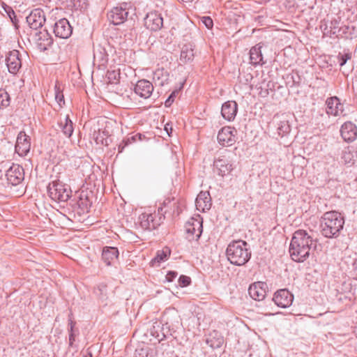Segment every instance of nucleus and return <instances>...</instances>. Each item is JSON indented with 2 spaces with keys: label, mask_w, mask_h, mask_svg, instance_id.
I'll return each instance as SVG.
<instances>
[{
  "label": "nucleus",
  "mask_w": 357,
  "mask_h": 357,
  "mask_svg": "<svg viewBox=\"0 0 357 357\" xmlns=\"http://www.w3.org/2000/svg\"><path fill=\"white\" fill-rule=\"evenodd\" d=\"M317 239L305 230H296L291 238L289 245V254L291 259L296 262H303L310 256L312 248L317 247Z\"/></svg>",
  "instance_id": "f257e3e1"
},
{
  "label": "nucleus",
  "mask_w": 357,
  "mask_h": 357,
  "mask_svg": "<svg viewBox=\"0 0 357 357\" xmlns=\"http://www.w3.org/2000/svg\"><path fill=\"white\" fill-rule=\"evenodd\" d=\"M344 225V219L340 213L335 211L326 212L321 220V233L328 238H337Z\"/></svg>",
  "instance_id": "f03ea898"
},
{
  "label": "nucleus",
  "mask_w": 357,
  "mask_h": 357,
  "mask_svg": "<svg viewBox=\"0 0 357 357\" xmlns=\"http://www.w3.org/2000/svg\"><path fill=\"white\" fill-rule=\"evenodd\" d=\"M226 255L231 264L243 266L250 260L251 251L247 242L242 240L233 241L227 248Z\"/></svg>",
  "instance_id": "7ed1b4c3"
},
{
  "label": "nucleus",
  "mask_w": 357,
  "mask_h": 357,
  "mask_svg": "<svg viewBox=\"0 0 357 357\" xmlns=\"http://www.w3.org/2000/svg\"><path fill=\"white\" fill-rule=\"evenodd\" d=\"M49 197L58 202H66L70 197V188L59 181H54L47 186Z\"/></svg>",
  "instance_id": "20e7f679"
},
{
  "label": "nucleus",
  "mask_w": 357,
  "mask_h": 357,
  "mask_svg": "<svg viewBox=\"0 0 357 357\" xmlns=\"http://www.w3.org/2000/svg\"><path fill=\"white\" fill-rule=\"evenodd\" d=\"M185 230L188 241H198L203 231L202 219L200 215L190 218L185 225Z\"/></svg>",
  "instance_id": "39448f33"
},
{
  "label": "nucleus",
  "mask_w": 357,
  "mask_h": 357,
  "mask_svg": "<svg viewBox=\"0 0 357 357\" xmlns=\"http://www.w3.org/2000/svg\"><path fill=\"white\" fill-rule=\"evenodd\" d=\"M129 15L128 3H124L119 6L113 8L108 13L107 18L114 25L123 24Z\"/></svg>",
  "instance_id": "423d86ee"
},
{
  "label": "nucleus",
  "mask_w": 357,
  "mask_h": 357,
  "mask_svg": "<svg viewBox=\"0 0 357 357\" xmlns=\"http://www.w3.org/2000/svg\"><path fill=\"white\" fill-rule=\"evenodd\" d=\"M326 112L328 116H344L347 115L343 104L337 96L328 98L326 100Z\"/></svg>",
  "instance_id": "0eeeda50"
},
{
  "label": "nucleus",
  "mask_w": 357,
  "mask_h": 357,
  "mask_svg": "<svg viewBox=\"0 0 357 357\" xmlns=\"http://www.w3.org/2000/svg\"><path fill=\"white\" fill-rule=\"evenodd\" d=\"M6 177L8 184L17 185L24 179V169L20 165L13 164L6 171Z\"/></svg>",
  "instance_id": "6e6552de"
},
{
  "label": "nucleus",
  "mask_w": 357,
  "mask_h": 357,
  "mask_svg": "<svg viewBox=\"0 0 357 357\" xmlns=\"http://www.w3.org/2000/svg\"><path fill=\"white\" fill-rule=\"evenodd\" d=\"M237 130L230 126L223 127L218 134V142L225 146H230L236 141Z\"/></svg>",
  "instance_id": "1a4fd4ad"
},
{
  "label": "nucleus",
  "mask_w": 357,
  "mask_h": 357,
  "mask_svg": "<svg viewBox=\"0 0 357 357\" xmlns=\"http://www.w3.org/2000/svg\"><path fill=\"white\" fill-rule=\"evenodd\" d=\"M144 21L146 28L151 31H159L163 26V19L161 14L157 11L148 13Z\"/></svg>",
  "instance_id": "9d476101"
},
{
  "label": "nucleus",
  "mask_w": 357,
  "mask_h": 357,
  "mask_svg": "<svg viewBox=\"0 0 357 357\" xmlns=\"http://www.w3.org/2000/svg\"><path fill=\"white\" fill-rule=\"evenodd\" d=\"M20 56V52L16 50L9 52L6 56V62L10 73L16 75L21 68L22 61Z\"/></svg>",
  "instance_id": "9b49d317"
},
{
  "label": "nucleus",
  "mask_w": 357,
  "mask_h": 357,
  "mask_svg": "<svg viewBox=\"0 0 357 357\" xmlns=\"http://www.w3.org/2000/svg\"><path fill=\"white\" fill-rule=\"evenodd\" d=\"M294 296L286 289L278 290L273 298V301L280 307L286 308L293 302Z\"/></svg>",
  "instance_id": "f8f14e48"
},
{
  "label": "nucleus",
  "mask_w": 357,
  "mask_h": 357,
  "mask_svg": "<svg viewBox=\"0 0 357 357\" xmlns=\"http://www.w3.org/2000/svg\"><path fill=\"white\" fill-rule=\"evenodd\" d=\"M54 33L58 38H68L73 33V28L67 19L62 18L54 23Z\"/></svg>",
  "instance_id": "ddd939ff"
},
{
  "label": "nucleus",
  "mask_w": 357,
  "mask_h": 357,
  "mask_svg": "<svg viewBox=\"0 0 357 357\" xmlns=\"http://www.w3.org/2000/svg\"><path fill=\"white\" fill-rule=\"evenodd\" d=\"M156 215L153 213H142L139 217L140 227L144 230L155 229L160 225L161 217L156 220Z\"/></svg>",
  "instance_id": "4468645a"
},
{
  "label": "nucleus",
  "mask_w": 357,
  "mask_h": 357,
  "mask_svg": "<svg viewBox=\"0 0 357 357\" xmlns=\"http://www.w3.org/2000/svg\"><path fill=\"white\" fill-rule=\"evenodd\" d=\"M26 22L33 29L42 27L45 22L44 11L40 8L34 9L26 17Z\"/></svg>",
  "instance_id": "2eb2a0df"
},
{
  "label": "nucleus",
  "mask_w": 357,
  "mask_h": 357,
  "mask_svg": "<svg viewBox=\"0 0 357 357\" xmlns=\"http://www.w3.org/2000/svg\"><path fill=\"white\" fill-rule=\"evenodd\" d=\"M30 148L31 142L29 136H28L25 132L20 131L17 137L15 151L20 155H26L29 152Z\"/></svg>",
  "instance_id": "dca6fc26"
},
{
  "label": "nucleus",
  "mask_w": 357,
  "mask_h": 357,
  "mask_svg": "<svg viewBox=\"0 0 357 357\" xmlns=\"http://www.w3.org/2000/svg\"><path fill=\"white\" fill-rule=\"evenodd\" d=\"M267 284L264 282H257L252 284L248 293L250 296L255 301H262L266 295Z\"/></svg>",
  "instance_id": "f3484780"
},
{
  "label": "nucleus",
  "mask_w": 357,
  "mask_h": 357,
  "mask_svg": "<svg viewBox=\"0 0 357 357\" xmlns=\"http://www.w3.org/2000/svg\"><path fill=\"white\" fill-rule=\"evenodd\" d=\"M214 171L221 176L229 174L233 169V165L225 156L219 158L213 162Z\"/></svg>",
  "instance_id": "a211bd4d"
},
{
  "label": "nucleus",
  "mask_w": 357,
  "mask_h": 357,
  "mask_svg": "<svg viewBox=\"0 0 357 357\" xmlns=\"http://www.w3.org/2000/svg\"><path fill=\"white\" fill-rule=\"evenodd\" d=\"M340 134L345 142H353L357 138V127L351 121H347L342 125Z\"/></svg>",
  "instance_id": "6ab92c4d"
},
{
  "label": "nucleus",
  "mask_w": 357,
  "mask_h": 357,
  "mask_svg": "<svg viewBox=\"0 0 357 357\" xmlns=\"http://www.w3.org/2000/svg\"><path fill=\"white\" fill-rule=\"evenodd\" d=\"M153 91V84L146 79L139 80L135 86V93L145 99L151 96Z\"/></svg>",
  "instance_id": "aec40b11"
},
{
  "label": "nucleus",
  "mask_w": 357,
  "mask_h": 357,
  "mask_svg": "<svg viewBox=\"0 0 357 357\" xmlns=\"http://www.w3.org/2000/svg\"><path fill=\"white\" fill-rule=\"evenodd\" d=\"M237 112L238 105L236 101H227L222 106L221 114L225 119L229 121H233L235 119Z\"/></svg>",
  "instance_id": "412c9836"
},
{
  "label": "nucleus",
  "mask_w": 357,
  "mask_h": 357,
  "mask_svg": "<svg viewBox=\"0 0 357 357\" xmlns=\"http://www.w3.org/2000/svg\"><path fill=\"white\" fill-rule=\"evenodd\" d=\"M37 46L41 51L47 50L53 44V38L47 30L36 33Z\"/></svg>",
  "instance_id": "4be33fe9"
},
{
  "label": "nucleus",
  "mask_w": 357,
  "mask_h": 357,
  "mask_svg": "<svg viewBox=\"0 0 357 357\" xmlns=\"http://www.w3.org/2000/svg\"><path fill=\"white\" fill-rule=\"evenodd\" d=\"M196 208L197 210L205 212L211 208V198L208 191L200 192L195 200Z\"/></svg>",
  "instance_id": "5701e85b"
},
{
  "label": "nucleus",
  "mask_w": 357,
  "mask_h": 357,
  "mask_svg": "<svg viewBox=\"0 0 357 357\" xmlns=\"http://www.w3.org/2000/svg\"><path fill=\"white\" fill-rule=\"evenodd\" d=\"M119 252L117 248L105 247L102 252V259L107 266H110L118 259Z\"/></svg>",
  "instance_id": "b1692460"
},
{
  "label": "nucleus",
  "mask_w": 357,
  "mask_h": 357,
  "mask_svg": "<svg viewBox=\"0 0 357 357\" xmlns=\"http://www.w3.org/2000/svg\"><path fill=\"white\" fill-rule=\"evenodd\" d=\"M195 57V45L191 43L183 45L181 50L180 61L187 63L193 61Z\"/></svg>",
  "instance_id": "393cba45"
},
{
  "label": "nucleus",
  "mask_w": 357,
  "mask_h": 357,
  "mask_svg": "<svg viewBox=\"0 0 357 357\" xmlns=\"http://www.w3.org/2000/svg\"><path fill=\"white\" fill-rule=\"evenodd\" d=\"M250 63L252 66H263L264 61L263 60V56L261 54V46L260 44H257L252 47L250 50Z\"/></svg>",
  "instance_id": "a878e982"
},
{
  "label": "nucleus",
  "mask_w": 357,
  "mask_h": 357,
  "mask_svg": "<svg viewBox=\"0 0 357 357\" xmlns=\"http://www.w3.org/2000/svg\"><path fill=\"white\" fill-rule=\"evenodd\" d=\"M321 29H323L324 35L331 38L340 31V21L337 19H334L330 22L329 24L325 22L321 25Z\"/></svg>",
  "instance_id": "bb28decb"
},
{
  "label": "nucleus",
  "mask_w": 357,
  "mask_h": 357,
  "mask_svg": "<svg viewBox=\"0 0 357 357\" xmlns=\"http://www.w3.org/2000/svg\"><path fill=\"white\" fill-rule=\"evenodd\" d=\"M153 80L155 85L164 86L169 80V73L164 68H158L153 72Z\"/></svg>",
  "instance_id": "cd10ccee"
},
{
  "label": "nucleus",
  "mask_w": 357,
  "mask_h": 357,
  "mask_svg": "<svg viewBox=\"0 0 357 357\" xmlns=\"http://www.w3.org/2000/svg\"><path fill=\"white\" fill-rule=\"evenodd\" d=\"M170 252V250L167 247L162 250H158L155 257L151 261V266L159 265L161 262L166 261Z\"/></svg>",
  "instance_id": "c85d7f7f"
},
{
  "label": "nucleus",
  "mask_w": 357,
  "mask_h": 357,
  "mask_svg": "<svg viewBox=\"0 0 357 357\" xmlns=\"http://www.w3.org/2000/svg\"><path fill=\"white\" fill-rule=\"evenodd\" d=\"M107 135L105 131H101L100 129L96 128H93L91 134V138L95 141L96 144L107 145Z\"/></svg>",
  "instance_id": "c756f323"
},
{
  "label": "nucleus",
  "mask_w": 357,
  "mask_h": 357,
  "mask_svg": "<svg viewBox=\"0 0 357 357\" xmlns=\"http://www.w3.org/2000/svg\"><path fill=\"white\" fill-rule=\"evenodd\" d=\"M77 204L79 207L84 210L89 208L92 204V202L89 199L88 192L86 191H82L79 194Z\"/></svg>",
  "instance_id": "7c9ffc66"
},
{
  "label": "nucleus",
  "mask_w": 357,
  "mask_h": 357,
  "mask_svg": "<svg viewBox=\"0 0 357 357\" xmlns=\"http://www.w3.org/2000/svg\"><path fill=\"white\" fill-rule=\"evenodd\" d=\"M94 60L99 63V65L104 66L108 61V54L102 47H98L93 52Z\"/></svg>",
  "instance_id": "2f4dec72"
},
{
  "label": "nucleus",
  "mask_w": 357,
  "mask_h": 357,
  "mask_svg": "<svg viewBox=\"0 0 357 357\" xmlns=\"http://www.w3.org/2000/svg\"><path fill=\"white\" fill-rule=\"evenodd\" d=\"M59 126L63 135L67 137H70L73 132V122L68 116H66L63 121H61Z\"/></svg>",
  "instance_id": "473e14b6"
},
{
  "label": "nucleus",
  "mask_w": 357,
  "mask_h": 357,
  "mask_svg": "<svg viewBox=\"0 0 357 357\" xmlns=\"http://www.w3.org/2000/svg\"><path fill=\"white\" fill-rule=\"evenodd\" d=\"M144 137L142 134L137 133L134 135L130 136L124 139L122 142L119 145V153H121L124 148L129 144H131L134 142L141 141Z\"/></svg>",
  "instance_id": "72a5a7b5"
},
{
  "label": "nucleus",
  "mask_w": 357,
  "mask_h": 357,
  "mask_svg": "<svg viewBox=\"0 0 357 357\" xmlns=\"http://www.w3.org/2000/svg\"><path fill=\"white\" fill-rule=\"evenodd\" d=\"M341 160L344 164L352 165L355 163L356 161L355 154L349 147H347L342 151Z\"/></svg>",
  "instance_id": "f704fd0d"
},
{
  "label": "nucleus",
  "mask_w": 357,
  "mask_h": 357,
  "mask_svg": "<svg viewBox=\"0 0 357 357\" xmlns=\"http://www.w3.org/2000/svg\"><path fill=\"white\" fill-rule=\"evenodd\" d=\"M54 96L55 100L59 105V107H62L65 105L64 96L63 93V89L61 87L59 82H56L54 86Z\"/></svg>",
  "instance_id": "c9c22d12"
},
{
  "label": "nucleus",
  "mask_w": 357,
  "mask_h": 357,
  "mask_svg": "<svg viewBox=\"0 0 357 357\" xmlns=\"http://www.w3.org/2000/svg\"><path fill=\"white\" fill-rule=\"evenodd\" d=\"M291 131V126L289 125V121L282 120L280 122L278 127V133L281 137L286 135L289 133Z\"/></svg>",
  "instance_id": "e433bc0d"
},
{
  "label": "nucleus",
  "mask_w": 357,
  "mask_h": 357,
  "mask_svg": "<svg viewBox=\"0 0 357 357\" xmlns=\"http://www.w3.org/2000/svg\"><path fill=\"white\" fill-rule=\"evenodd\" d=\"M106 77L108 83L116 84L120 78V73L119 70H108Z\"/></svg>",
  "instance_id": "4c0bfd02"
},
{
  "label": "nucleus",
  "mask_w": 357,
  "mask_h": 357,
  "mask_svg": "<svg viewBox=\"0 0 357 357\" xmlns=\"http://www.w3.org/2000/svg\"><path fill=\"white\" fill-rule=\"evenodd\" d=\"M351 52L349 51L344 54L340 52L337 56L340 66H344L347 61L351 59Z\"/></svg>",
  "instance_id": "58836bf2"
},
{
  "label": "nucleus",
  "mask_w": 357,
  "mask_h": 357,
  "mask_svg": "<svg viewBox=\"0 0 357 357\" xmlns=\"http://www.w3.org/2000/svg\"><path fill=\"white\" fill-rule=\"evenodd\" d=\"M10 105V96L4 90H0V107H7Z\"/></svg>",
  "instance_id": "ea45409f"
},
{
  "label": "nucleus",
  "mask_w": 357,
  "mask_h": 357,
  "mask_svg": "<svg viewBox=\"0 0 357 357\" xmlns=\"http://www.w3.org/2000/svg\"><path fill=\"white\" fill-rule=\"evenodd\" d=\"M190 282V278L186 275H181L178 278V283L181 287H186L189 285Z\"/></svg>",
  "instance_id": "a19ab883"
},
{
  "label": "nucleus",
  "mask_w": 357,
  "mask_h": 357,
  "mask_svg": "<svg viewBox=\"0 0 357 357\" xmlns=\"http://www.w3.org/2000/svg\"><path fill=\"white\" fill-rule=\"evenodd\" d=\"M135 357H147L148 348H137L135 352Z\"/></svg>",
  "instance_id": "79ce46f5"
},
{
  "label": "nucleus",
  "mask_w": 357,
  "mask_h": 357,
  "mask_svg": "<svg viewBox=\"0 0 357 357\" xmlns=\"http://www.w3.org/2000/svg\"><path fill=\"white\" fill-rule=\"evenodd\" d=\"M202 23L206 26V27L208 29H211L213 26V20L208 16H204L202 18Z\"/></svg>",
  "instance_id": "37998d69"
},
{
  "label": "nucleus",
  "mask_w": 357,
  "mask_h": 357,
  "mask_svg": "<svg viewBox=\"0 0 357 357\" xmlns=\"http://www.w3.org/2000/svg\"><path fill=\"white\" fill-rule=\"evenodd\" d=\"M177 93L176 91H173L170 96L168 97V98L166 100L165 105L166 107H170L171 105L174 101V98L176 97V94Z\"/></svg>",
  "instance_id": "c03bdc74"
},
{
  "label": "nucleus",
  "mask_w": 357,
  "mask_h": 357,
  "mask_svg": "<svg viewBox=\"0 0 357 357\" xmlns=\"http://www.w3.org/2000/svg\"><path fill=\"white\" fill-rule=\"evenodd\" d=\"M210 342H211V344H210L211 347H220L222 344V343H223V338L222 337H218L217 339V340H216L215 344L212 342V340L208 339L207 340V343L209 344Z\"/></svg>",
  "instance_id": "a18cd8bd"
},
{
  "label": "nucleus",
  "mask_w": 357,
  "mask_h": 357,
  "mask_svg": "<svg viewBox=\"0 0 357 357\" xmlns=\"http://www.w3.org/2000/svg\"><path fill=\"white\" fill-rule=\"evenodd\" d=\"M352 275L357 279V259L354 260L350 268Z\"/></svg>",
  "instance_id": "49530a36"
},
{
  "label": "nucleus",
  "mask_w": 357,
  "mask_h": 357,
  "mask_svg": "<svg viewBox=\"0 0 357 357\" xmlns=\"http://www.w3.org/2000/svg\"><path fill=\"white\" fill-rule=\"evenodd\" d=\"M176 276H177L176 272L169 271L166 275V278L168 282H172Z\"/></svg>",
  "instance_id": "de8ad7c7"
},
{
  "label": "nucleus",
  "mask_w": 357,
  "mask_h": 357,
  "mask_svg": "<svg viewBox=\"0 0 357 357\" xmlns=\"http://www.w3.org/2000/svg\"><path fill=\"white\" fill-rule=\"evenodd\" d=\"M72 314L69 315L68 326L70 327L69 331H73V328L75 326V322L72 319Z\"/></svg>",
  "instance_id": "09e8293b"
},
{
  "label": "nucleus",
  "mask_w": 357,
  "mask_h": 357,
  "mask_svg": "<svg viewBox=\"0 0 357 357\" xmlns=\"http://www.w3.org/2000/svg\"><path fill=\"white\" fill-rule=\"evenodd\" d=\"M75 342V335L73 331H69V346L72 347Z\"/></svg>",
  "instance_id": "8fccbe9b"
},
{
  "label": "nucleus",
  "mask_w": 357,
  "mask_h": 357,
  "mask_svg": "<svg viewBox=\"0 0 357 357\" xmlns=\"http://www.w3.org/2000/svg\"><path fill=\"white\" fill-rule=\"evenodd\" d=\"M169 124L167 123L165 126V130L167 131V134L169 135L170 132L172 131V127L169 128Z\"/></svg>",
  "instance_id": "3c124183"
},
{
  "label": "nucleus",
  "mask_w": 357,
  "mask_h": 357,
  "mask_svg": "<svg viewBox=\"0 0 357 357\" xmlns=\"http://www.w3.org/2000/svg\"><path fill=\"white\" fill-rule=\"evenodd\" d=\"M6 11L8 13V15H9V17H10V18L12 17H11V14H12V15H15V12H14V11H13V10L11 8H10V7H8V10H6Z\"/></svg>",
  "instance_id": "603ef678"
},
{
  "label": "nucleus",
  "mask_w": 357,
  "mask_h": 357,
  "mask_svg": "<svg viewBox=\"0 0 357 357\" xmlns=\"http://www.w3.org/2000/svg\"><path fill=\"white\" fill-rule=\"evenodd\" d=\"M84 357H92V354L91 353H89L88 355H86Z\"/></svg>",
  "instance_id": "864d4df0"
},
{
  "label": "nucleus",
  "mask_w": 357,
  "mask_h": 357,
  "mask_svg": "<svg viewBox=\"0 0 357 357\" xmlns=\"http://www.w3.org/2000/svg\"><path fill=\"white\" fill-rule=\"evenodd\" d=\"M354 333L356 334V335L357 336V326L355 327V329H354Z\"/></svg>",
  "instance_id": "5fc2aeb1"
}]
</instances>
